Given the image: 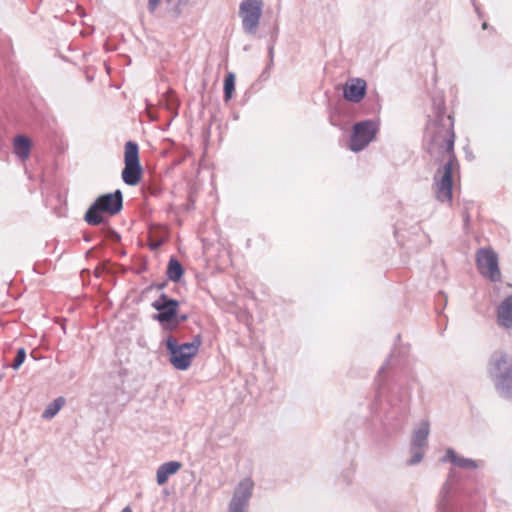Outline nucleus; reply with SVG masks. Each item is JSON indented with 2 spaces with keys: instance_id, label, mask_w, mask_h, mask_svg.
<instances>
[{
  "instance_id": "39448f33",
  "label": "nucleus",
  "mask_w": 512,
  "mask_h": 512,
  "mask_svg": "<svg viewBox=\"0 0 512 512\" xmlns=\"http://www.w3.org/2000/svg\"><path fill=\"white\" fill-rule=\"evenodd\" d=\"M392 355H390L384 364L379 368L378 374H377V384H378V390H377V396L376 401H379L382 403V397H385L387 404L390 406L391 411H389V418H397V419H405L409 412V400L410 395L408 392H400V388L393 387L388 394H386L385 388L382 384V378L383 373L386 371L389 363L390 358Z\"/></svg>"
},
{
  "instance_id": "aec40b11",
  "label": "nucleus",
  "mask_w": 512,
  "mask_h": 512,
  "mask_svg": "<svg viewBox=\"0 0 512 512\" xmlns=\"http://www.w3.org/2000/svg\"><path fill=\"white\" fill-rule=\"evenodd\" d=\"M184 274V268L180 261L175 258L171 257L166 270L167 278L173 282H178Z\"/></svg>"
},
{
  "instance_id": "6e6552de",
  "label": "nucleus",
  "mask_w": 512,
  "mask_h": 512,
  "mask_svg": "<svg viewBox=\"0 0 512 512\" xmlns=\"http://www.w3.org/2000/svg\"><path fill=\"white\" fill-rule=\"evenodd\" d=\"M262 0H243L239 5L242 28L249 35L256 34L262 15Z\"/></svg>"
},
{
  "instance_id": "20e7f679",
  "label": "nucleus",
  "mask_w": 512,
  "mask_h": 512,
  "mask_svg": "<svg viewBox=\"0 0 512 512\" xmlns=\"http://www.w3.org/2000/svg\"><path fill=\"white\" fill-rule=\"evenodd\" d=\"M123 208V194L117 189L112 193H106L98 196L87 209L84 220L92 226L107 223L108 219L103 216L117 215Z\"/></svg>"
},
{
  "instance_id": "a878e982",
  "label": "nucleus",
  "mask_w": 512,
  "mask_h": 512,
  "mask_svg": "<svg viewBox=\"0 0 512 512\" xmlns=\"http://www.w3.org/2000/svg\"><path fill=\"white\" fill-rule=\"evenodd\" d=\"M188 319V316L186 314H183V315H178L176 316V318H174L173 322L171 323L170 327H169V331H173L175 329L178 328V326L185 322L186 320Z\"/></svg>"
},
{
  "instance_id": "a211bd4d",
  "label": "nucleus",
  "mask_w": 512,
  "mask_h": 512,
  "mask_svg": "<svg viewBox=\"0 0 512 512\" xmlns=\"http://www.w3.org/2000/svg\"><path fill=\"white\" fill-rule=\"evenodd\" d=\"M142 175L141 164H125L122 171V179L125 184L135 186L139 183Z\"/></svg>"
},
{
  "instance_id": "412c9836",
  "label": "nucleus",
  "mask_w": 512,
  "mask_h": 512,
  "mask_svg": "<svg viewBox=\"0 0 512 512\" xmlns=\"http://www.w3.org/2000/svg\"><path fill=\"white\" fill-rule=\"evenodd\" d=\"M124 163L125 164H140L139 159V146L134 141H128L125 144L124 151Z\"/></svg>"
},
{
  "instance_id": "f257e3e1",
  "label": "nucleus",
  "mask_w": 512,
  "mask_h": 512,
  "mask_svg": "<svg viewBox=\"0 0 512 512\" xmlns=\"http://www.w3.org/2000/svg\"><path fill=\"white\" fill-rule=\"evenodd\" d=\"M434 120L429 123L427 130L430 140L427 152L433 156L436 149L452 151L455 142L454 120L445 113V101L442 97L433 100Z\"/></svg>"
},
{
  "instance_id": "9d476101",
  "label": "nucleus",
  "mask_w": 512,
  "mask_h": 512,
  "mask_svg": "<svg viewBox=\"0 0 512 512\" xmlns=\"http://www.w3.org/2000/svg\"><path fill=\"white\" fill-rule=\"evenodd\" d=\"M180 302L169 298L167 294L161 293L158 299L152 302L151 306L158 311L153 315V319L158 321L162 328L169 330L171 323L177 316Z\"/></svg>"
},
{
  "instance_id": "4468645a",
  "label": "nucleus",
  "mask_w": 512,
  "mask_h": 512,
  "mask_svg": "<svg viewBox=\"0 0 512 512\" xmlns=\"http://www.w3.org/2000/svg\"><path fill=\"white\" fill-rule=\"evenodd\" d=\"M497 322L500 326L512 328V295H508L497 308Z\"/></svg>"
},
{
  "instance_id": "2eb2a0df",
  "label": "nucleus",
  "mask_w": 512,
  "mask_h": 512,
  "mask_svg": "<svg viewBox=\"0 0 512 512\" xmlns=\"http://www.w3.org/2000/svg\"><path fill=\"white\" fill-rule=\"evenodd\" d=\"M442 461H449L453 465L463 469L473 470L477 468V464L473 459L458 456L452 448L447 449Z\"/></svg>"
},
{
  "instance_id": "f8f14e48",
  "label": "nucleus",
  "mask_w": 512,
  "mask_h": 512,
  "mask_svg": "<svg viewBox=\"0 0 512 512\" xmlns=\"http://www.w3.org/2000/svg\"><path fill=\"white\" fill-rule=\"evenodd\" d=\"M429 432L430 424L426 420L421 421L417 429L414 430L410 447L412 457L408 460V465H416L423 459Z\"/></svg>"
},
{
  "instance_id": "cd10ccee",
  "label": "nucleus",
  "mask_w": 512,
  "mask_h": 512,
  "mask_svg": "<svg viewBox=\"0 0 512 512\" xmlns=\"http://www.w3.org/2000/svg\"><path fill=\"white\" fill-rule=\"evenodd\" d=\"M268 54H269V64L268 68L273 65V58H274V47L273 45H270L268 48Z\"/></svg>"
},
{
  "instance_id": "2f4dec72",
  "label": "nucleus",
  "mask_w": 512,
  "mask_h": 512,
  "mask_svg": "<svg viewBox=\"0 0 512 512\" xmlns=\"http://www.w3.org/2000/svg\"><path fill=\"white\" fill-rule=\"evenodd\" d=\"M84 240H85V241H87V242H89V241L91 240V238H90V237H88V236H84Z\"/></svg>"
},
{
  "instance_id": "f3484780",
  "label": "nucleus",
  "mask_w": 512,
  "mask_h": 512,
  "mask_svg": "<svg viewBox=\"0 0 512 512\" xmlns=\"http://www.w3.org/2000/svg\"><path fill=\"white\" fill-rule=\"evenodd\" d=\"M31 151V141L24 135H17L13 140V152L22 161L27 160Z\"/></svg>"
},
{
  "instance_id": "473e14b6",
  "label": "nucleus",
  "mask_w": 512,
  "mask_h": 512,
  "mask_svg": "<svg viewBox=\"0 0 512 512\" xmlns=\"http://www.w3.org/2000/svg\"><path fill=\"white\" fill-rule=\"evenodd\" d=\"M482 28H483V29H486V28H487V23H486V22H484V23L482 24Z\"/></svg>"
},
{
  "instance_id": "393cba45",
  "label": "nucleus",
  "mask_w": 512,
  "mask_h": 512,
  "mask_svg": "<svg viewBox=\"0 0 512 512\" xmlns=\"http://www.w3.org/2000/svg\"><path fill=\"white\" fill-rule=\"evenodd\" d=\"M25 359H26V351L23 347H21L17 350L16 356L14 358L13 363L11 364V367L14 370H18L20 368V366L24 363Z\"/></svg>"
},
{
  "instance_id": "c756f323",
  "label": "nucleus",
  "mask_w": 512,
  "mask_h": 512,
  "mask_svg": "<svg viewBox=\"0 0 512 512\" xmlns=\"http://www.w3.org/2000/svg\"><path fill=\"white\" fill-rule=\"evenodd\" d=\"M121 512H132V509L129 506H126L122 509Z\"/></svg>"
},
{
  "instance_id": "5701e85b",
  "label": "nucleus",
  "mask_w": 512,
  "mask_h": 512,
  "mask_svg": "<svg viewBox=\"0 0 512 512\" xmlns=\"http://www.w3.org/2000/svg\"><path fill=\"white\" fill-rule=\"evenodd\" d=\"M235 90V74L232 72L227 73L224 79V100L229 101Z\"/></svg>"
},
{
  "instance_id": "6ab92c4d",
  "label": "nucleus",
  "mask_w": 512,
  "mask_h": 512,
  "mask_svg": "<svg viewBox=\"0 0 512 512\" xmlns=\"http://www.w3.org/2000/svg\"><path fill=\"white\" fill-rule=\"evenodd\" d=\"M452 472L449 474L448 480L443 484L440 491V501L437 505L438 512H453L449 502H448V494L451 490V482H452Z\"/></svg>"
},
{
  "instance_id": "c85d7f7f",
  "label": "nucleus",
  "mask_w": 512,
  "mask_h": 512,
  "mask_svg": "<svg viewBox=\"0 0 512 512\" xmlns=\"http://www.w3.org/2000/svg\"><path fill=\"white\" fill-rule=\"evenodd\" d=\"M165 286H166V283L162 282V283L153 284L151 287L155 288L157 290H163Z\"/></svg>"
},
{
  "instance_id": "dca6fc26",
  "label": "nucleus",
  "mask_w": 512,
  "mask_h": 512,
  "mask_svg": "<svg viewBox=\"0 0 512 512\" xmlns=\"http://www.w3.org/2000/svg\"><path fill=\"white\" fill-rule=\"evenodd\" d=\"M181 467L178 461H169L161 464L156 471V481L158 485H163L167 482L169 476L175 474Z\"/></svg>"
},
{
  "instance_id": "1a4fd4ad",
  "label": "nucleus",
  "mask_w": 512,
  "mask_h": 512,
  "mask_svg": "<svg viewBox=\"0 0 512 512\" xmlns=\"http://www.w3.org/2000/svg\"><path fill=\"white\" fill-rule=\"evenodd\" d=\"M476 266L479 273L492 282L501 280L498 255L492 248H480L476 252Z\"/></svg>"
},
{
  "instance_id": "7c9ffc66",
  "label": "nucleus",
  "mask_w": 512,
  "mask_h": 512,
  "mask_svg": "<svg viewBox=\"0 0 512 512\" xmlns=\"http://www.w3.org/2000/svg\"><path fill=\"white\" fill-rule=\"evenodd\" d=\"M469 221H470V216H469V214H466V215L464 216V222H465V224H467Z\"/></svg>"
},
{
  "instance_id": "9b49d317",
  "label": "nucleus",
  "mask_w": 512,
  "mask_h": 512,
  "mask_svg": "<svg viewBox=\"0 0 512 512\" xmlns=\"http://www.w3.org/2000/svg\"><path fill=\"white\" fill-rule=\"evenodd\" d=\"M253 489L254 482L251 478L242 479L234 490L228 505V512H247Z\"/></svg>"
},
{
  "instance_id": "bb28decb",
  "label": "nucleus",
  "mask_w": 512,
  "mask_h": 512,
  "mask_svg": "<svg viewBox=\"0 0 512 512\" xmlns=\"http://www.w3.org/2000/svg\"><path fill=\"white\" fill-rule=\"evenodd\" d=\"M160 0H148V9L150 12H154L157 8Z\"/></svg>"
},
{
  "instance_id": "4be33fe9",
  "label": "nucleus",
  "mask_w": 512,
  "mask_h": 512,
  "mask_svg": "<svg viewBox=\"0 0 512 512\" xmlns=\"http://www.w3.org/2000/svg\"><path fill=\"white\" fill-rule=\"evenodd\" d=\"M65 399L63 397H58L54 399L51 403L47 405L45 408L42 417L44 419H51L57 415L60 409L64 406Z\"/></svg>"
},
{
  "instance_id": "ddd939ff",
  "label": "nucleus",
  "mask_w": 512,
  "mask_h": 512,
  "mask_svg": "<svg viewBox=\"0 0 512 512\" xmlns=\"http://www.w3.org/2000/svg\"><path fill=\"white\" fill-rule=\"evenodd\" d=\"M367 89L366 81L362 78L348 80L343 88L344 98L353 103H359L365 96Z\"/></svg>"
},
{
  "instance_id": "7ed1b4c3",
  "label": "nucleus",
  "mask_w": 512,
  "mask_h": 512,
  "mask_svg": "<svg viewBox=\"0 0 512 512\" xmlns=\"http://www.w3.org/2000/svg\"><path fill=\"white\" fill-rule=\"evenodd\" d=\"M432 157L437 161L444 162L434 175L436 198L441 202H450L453 186L452 171L454 164H457L454 149L452 151L436 149Z\"/></svg>"
},
{
  "instance_id": "0eeeda50",
  "label": "nucleus",
  "mask_w": 512,
  "mask_h": 512,
  "mask_svg": "<svg viewBox=\"0 0 512 512\" xmlns=\"http://www.w3.org/2000/svg\"><path fill=\"white\" fill-rule=\"evenodd\" d=\"M379 125L374 120H364L353 126L350 136L349 148L353 152H360L366 148L375 138Z\"/></svg>"
},
{
  "instance_id": "b1692460",
  "label": "nucleus",
  "mask_w": 512,
  "mask_h": 512,
  "mask_svg": "<svg viewBox=\"0 0 512 512\" xmlns=\"http://www.w3.org/2000/svg\"><path fill=\"white\" fill-rule=\"evenodd\" d=\"M167 2L173 15L178 17L181 14L182 7L187 5L189 0H167Z\"/></svg>"
},
{
  "instance_id": "f03ea898",
  "label": "nucleus",
  "mask_w": 512,
  "mask_h": 512,
  "mask_svg": "<svg viewBox=\"0 0 512 512\" xmlns=\"http://www.w3.org/2000/svg\"><path fill=\"white\" fill-rule=\"evenodd\" d=\"M488 372L499 395L512 399V357L501 351L493 353Z\"/></svg>"
},
{
  "instance_id": "423d86ee",
  "label": "nucleus",
  "mask_w": 512,
  "mask_h": 512,
  "mask_svg": "<svg viewBox=\"0 0 512 512\" xmlns=\"http://www.w3.org/2000/svg\"><path fill=\"white\" fill-rule=\"evenodd\" d=\"M201 343L202 339L199 334L194 336L191 342L183 344H178L177 340L169 335L166 339V349L170 356L171 365L177 370H187L193 358L197 355Z\"/></svg>"
}]
</instances>
